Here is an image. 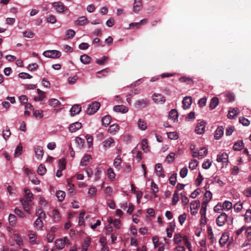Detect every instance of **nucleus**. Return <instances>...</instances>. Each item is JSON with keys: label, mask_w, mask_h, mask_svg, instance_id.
Returning <instances> with one entry per match:
<instances>
[{"label": "nucleus", "mask_w": 251, "mask_h": 251, "mask_svg": "<svg viewBox=\"0 0 251 251\" xmlns=\"http://www.w3.org/2000/svg\"><path fill=\"white\" fill-rule=\"evenodd\" d=\"M52 6L54 8L56 12L58 13H65L68 10V8L60 1L53 2Z\"/></svg>", "instance_id": "nucleus-1"}, {"label": "nucleus", "mask_w": 251, "mask_h": 251, "mask_svg": "<svg viewBox=\"0 0 251 251\" xmlns=\"http://www.w3.org/2000/svg\"><path fill=\"white\" fill-rule=\"evenodd\" d=\"M100 107V103L99 102L95 101L90 104L86 111L88 115H92L95 113Z\"/></svg>", "instance_id": "nucleus-2"}, {"label": "nucleus", "mask_w": 251, "mask_h": 251, "mask_svg": "<svg viewBox=\"0 0 251 251\" xmlns=\"http://www.w3.org/2000/svg\"><path fill=\"white\" fill-rule=\"evenodd\" d=\"M43 54L48 58H58L61 56V53L57 50H48L45 51Z\"/></svg>", "instance_id": "nucleus-3"}, {"label": "nucleus", "mask_w": 251, "mask_h": 251, "mask_svg": "<svg viewBox=\"0 0 251 251\" xmlns=\"http://www.w3.org/2000/svg\"><path fill=\"white\" fill-rule=\"evenodd\" d=\"M150 104V101L147 99L137 100L134 103V107L136 108L146 107Z\"/></svg>", "instance_id": "nucleus-4"}, {"label": "nucleus", "mask_w": 251, "mask_h": 251, "mask_svg": "<svg viewBox=\"0 0 251 251\" xmlns=\"http://www.w3.org/2000/svg\"><path fill=\"white\" fill-rule=\"evenodd\" d=\"M22 205L25 210L28 213H30V207L32 205V201L30 200L21 198L20 199Z\"/></svg>", "instance_id": "nucleus-5"}, {"label": "nucleus", "mask_w": 251, "mask_h": 251, "mask_svg": "<svg viewBox=\"0 0 251 251\" xmlns=\"http://www.w3.org/2000/svg\"><path fill=\"white\" fill-rule=\"evenodd\" d=\"M227 215L225 213H221L216 219V223L219 226H224L227 221Z\"/></svg>", "instance_id": "nucleus-6"}, {"label": "nucleus", "mask_w": 251, "mask_h": 251, "mask_svg": "<svg viewBox=\"0 0 251 251\" xmlns=\"http://www.w3.org/2000/svg\"><path fill=\"white\" fill-rule=\"evenodd\" d=\"M152 100L154 102L158 103H164L165 102V97L161 94H154L152 95Z\"/></svg>", "instance_id": "nucleus-7"}, {"label": "nucleus", "mask_w": 251, "mask_h": 251, "mask_svg": "<svg viewBox=\"0 0 251 251\" xmlns=\"http://www.w3.org/2000/svg\"><path fill=\"white\" fill-rule=\"evenodd\" d=\"M205 124V123L203 121L199 123L197 126L196 127L195 132L198 134H201L203 133L204 132Z\"/></svg>", "instance_id": "nucleus-8"}, {"label": "nucleus", "mask_w": 251, "mask_h": 251, "mask_svg": "<svg viewBox=\"0 0 251 251\" xmlns=\"http://www.w3.org/2000/svg\"><path fill=\"white\" fill-rule=\"evenodd\" d=\"M34 151L36 158L38 159H41L44 154V151L42 147L37 146L34 148Z\"/></svg>", "instance_id": "nucleus-9"}, {"label": "nucleus", "mask_w": 251, "mask_h": 251, "mask_svg": "<svg viewBox=\"0 0 251 251\" xmlns=\"http://www.w3.org/2000/svg\"><path fill=\"white\" fill-rule=\"evenodd\" d=\"M87 23H88V20L85 16H81L75 21V24L78 26H83Z\"/></svg>", "instance_id": "nucleus-10"}, {"label": "nucleus", "mask_w": 251, "mask_h": 251, "mask_svg": "<svg viewBox=\"0 0 251 251\" xmlns=\"http://www.w3.org/2000/svg\"><path fill=\"white\" fill-rule=\"evenodd\" d=\"M82 126V125L79 122H75L73 124L70 125L69 128V131L71 132H74L77 131V130L81 128Z\"/></svg>", "instance_id": "nucleus-11"}, {"label": "nucleus", "mask_w": 251, "mask_h": 251, "mask_svg": "<svg viewBox=\"0 0 251 251\" xmlns=\"http://www.w3.org/2000/svg\"><path fill=\"white\" fill-rule=\"evenodd\" d=\"M81 110V107L79 104H75L70 109V112L71 116H74L76 114H78L80 113Z\"/></svg>", "instance_id": "nucleus-12"}, {"label": "nucleus", "mask_w": 251, "mask_h": 251, "mask_svg": "<svg viewBox=\"0 0 251 251\" xmlns=\"http://www.w3.org/2000/svg\"><path fill=\"white\" fill-rule=\"evenodd\" d=\"M115 143L114 140L112 138H109L102 142L103 147L105 150L113 146Z\"/></svg>", "instance_id": "nucleus-13"}, {"label": "nucleus", "mask_w": 251, "mask_h": 251, "mask_svg": "<svg viewBox=\"0 0 251 251\" xmlns=\"http://www.w3.org/2000/svg\"><path fill=\"white\" fill-rule=\"evenodd\" d=\"M192 103V100L190 97H185L182 100L183 107L184 109L188 108Z\"/></svg>", "instance_id": "nucleus-14"}, {"label": "nucleus", "mask_w": 251, "mask_h": 251, "mask_svg": "<svg viewBox=\"0 0 251 251\" xmlns=\"http://www.w3.org/2000/svg\"><path fill=\"white\" fill-rule=\"evenodd\" d=\"M224 127L222 126H219L216 130L214 134V137L216 139L219 140L224 134Z\"/></svg>", "instance_id": "nucleus-15"}, {"label": "nucleus", "mask_w": 251, "mask_h": 251, "mask_svg": "<svg viewBox=\"0 0 251 251\" xmlns=\"http://www.w3.org/2000/svg\"><path fill=\"white\" fill-rule=\"evenodd\" d=\"M113 110L116 112L123 113H126L128 111V108L123 105L115 106L113 108Z\"/></svg>", "instance_id": "nucleus-16"}, {"label": "nucleus", "mask_w": 251, "mask_h": 251, "mask_svg": "<svg viewBox=\"0 0 251 251\" xmlns=\"http://www.w3.org/2000/svg\"><path fill=\"white\" fill-rule=\"evenodd\" d=\"M142 0H135L133 10L134 12H137L142 8Z\"/></svg>", "instance_id": "nucleus-17"}, {"label": "nucleus", "mask_w": 251, "mask_h": 251, "mask_svg": "<svg viewBox=\"0 0 251 251\" xmlns=\"http://www.w3.org/2000/svg\"><path fill=\"white\" fill-rule=\"evenodd\" d=\"M155 171L156 172L157 175L158 176H160L162 177H165V175L163 173L162 171V165L160 163H157L155 166Z\"/></svg>", "instance_id": "nucleus-18"}, {"label": "nucleus", "mask_w": 251, "mask_h": 251, "mask_svg": "<svg viewBox=\"0 0 251 251\" xmlns=\"http://www.w3.org/2000/svg\"><path fill=\"white\" fill-rule=\"evenodd\" d=\"M217 161L218 162H226L228 161V155L226 153H223L221 155H218Z\"/></svg>", "instance_id": "nucleus-19"}, {"label": "nucleus", "mask_w": 251, "mask_h": 251, "mask_svg": "<svg viewBox=\"0 0 251 251\" xmlns=\"http://www.w3.org/2000/svg\"><path fill=\"white\" fill-rule=\"evenodd\" d=\"M179 81L181 82H185L187 84L193 85L194 81L192 79L189 77L182 76L179 78Z\"/></svg>", "instance_id": "nucleus-20"}, {"label": "nucleus", "mask_w": 251, "mask_h": 251, "mask_svg": "<svg viewBox=\"0 0 251 251\" xmlns=\"http://www.w3.org/2000/svg\"><path fill=\"white\" fill-rule=\"evenodd\" d=\"M169 118L170 119H171L174 121L177 120L178 118V113L177 111L175 109H172L169 112Z\"/></svg>", "instance_id": "nucleus-21"}, {"label": "nucleus", "mask_w": 251, "mask_h": 251, "mask_svg": "<svg viewBox=\"0 0 251 251\" xmlns=\"http://www.w3.org/2000/svg\"><path fill=\"white\" fill-rule=\"evenodd\" d=\"M24 191L25 193L24 198L25 199L30 200V201H32V199H33V195L31 192L30 190L27 188H25L24 189Z\"/></svg>", "instance_id": "nucleus-22"}, {"label": "nucleus", "mask_w": 251, "mask_h": 251, "mask_svg": "<svg viewBox=\"0 0 251 251\" xmlns=\"http://www.w3.org/2000/svg\"><path fill=\"white\" fill-rule=\"evenodd\" d=\"M219 99L217 97H213L210 101L209 107L211 109L215 108L219 104Z\"/></svg>", "instance_id": "nucleus-23"}, {"label": "nucleus", "mask_w": 251, "mask_h": 251, "mask_svg": "<svg viewBox=\"0 0 251 251\" xmlns=\"http://www.w3.org/2000/svg\"><path fill=\"white\" fill-rule=\"evenodd\" d=\"M243 147V142L242 140H239L234 144L233 149L234 151H240Z\"/></svg>", "instance_id": "nucleus-24"}, {"label": "nucleus", "mask_w": 251, "mask_h": 251, "mask_svg": "<svg viewBox=\"0 0 251 251\" xmlns=\"http://www.w3.org/2000/svg\"><path fill=\"white\" fill-rule=\"evenodd\" d=\"M147 20L144 19L140 21V22L138 23H132L129 25V26L130 28H139L140 26L146 23Z\"/></svg>", "instance_id": "nucleus-25"}, {"label": "nucleus", "mask_w": 251, "mask_h": 251, "mask_svg": "<svg viewBox=\"0 0 251 251\" xmlns=\"http://www.w3.org/2000/svg\"><path fill=\"white\" fill-rule=\"evenodd\" d=\"M200 205V201H194L190 203V210H198Z\"/></svg>", "instance_id": "nucleus-26"}, {"label": "nucleus", "mask_w": 251, "mask_h": 251, "mask_svg": "<svg viewBox=\"0 0 251 251\" xmlns=\"http://www.w3.org/2000/svg\"><path fill=\"white\" fill-rule=\"evenodd\" d=\"M80 60L82 63L87 64L90 62L91 57L88 55L84 54L80 56Z\"/></svg>", "instance_id": "nucleus-27"}, {"label": "nucleus", "mask_w": 251, "mask_h": 251, "mask_svg": "<svg viewBox=\"0 0 251 251\" xmlns=\"http://www.w3.org/2000/svg\"><path fill=\"white\" fill-rule=\"evenodd\" d=\"M111 120V117L109 115L104 116L101 120L102 125L104 126H107L110 124Z\"/></svg>", "instance_id": "nucleus-28"}, {"label": "nucleus", "mask_w": 251, "mask_h": 251, "mask_svg": "<svg viewBox=\"0 0 251 251\" xmlns=\"http://www.w3.org/2000/svg\"><path fill=\"white\" fill-rule=\"evenodd\" d=\"M55 246L59 250H62L64 248L65 242L62 239H58L55 241Z\"/></svg>", "instance_id": "nucleus-29"}, {"label": "nucleus", "mask_w": 251, "mask_h": 251, "mask_svg": "<svg viewBox=\"0 0 251 251\" xmlns=\"http://www.w3.org/2000/svg\"><path fill=\"white\" fill-rule=\"evenodd\" d=\"M238 109L237 108H233L231 110L228 111L227 117L229 119H233L238 114Z\"/></svg>", "instance_id": "nucleus-30"}, {"label": "nucleus", "mask_w": 251, "mask_h": 251, "mask_svg": "<svg viewBox=\"0 0 251 251\" xmlns=\"http://www.w3.org/2000/svg\"><path fill=\"white\" fill-rule=\"evenodd\" d=\"M91 158V156L89 154H85L82 158L80 161V165L85 166L87 165V162Z\"/></svg>", "instance_id": "nucleus-31"}, {"label": "nucleus", "mask_w": 251, "mask_h": 251, "mask_svg": "<svg viewBox=\"0 0 251 251\" xmlns=\"http://www.w3.org/2000/svg\"><path fill=\"white\" fill-rule=\"evenodd\" d=\"M175 225H172L171 223L170 224L169 227L166 229L167 237L171 238L172 236L173 232L175 229Z\"/></svg>", "instance_id": "nucleus-32"}, {"label": "nucleus", "mask_w": 251, "mask_h": 251, "mask_svg": "<svg viewBox=\"0 0 251 251\" xmlns=\"http://www.w3.org/2000/svg\"><path fill=\"white\" fill-rule=\"evenodd\" d=\"M109 72V69L106 68L97 72V77L101 78L102 76H105L107 75Z\"/></svg>", "instance_id": "nucleus-33"}, {"label": "nucleus", "mask_w": 251, "mask_h": 251, "mask_svg": "<svg viewBox=\"0 0 251 251\" xmlns=\"http://www.w3.org/2000/svg\"><path fill=\"white\" fill-rule=\"evenodd\" d=\"M207 153V150L205 148L202 147L201 148L199 152H198V156L200 157V158H202L206 155Z\"/></svg>", "instance_id": "nucleus-34"}, {"label": "nucleus", "mask_w": 251, "mask_h": 251, "mask_svg": "<svg viewBox=\"0 0 251 251\" xmlns=\"http://www.w3.org/2000/svg\"><path fill=\"white\" fill-rule=\"evenodd\" d=\"M138 125L139 128L143 130H145L147 127L146 122L141 119L138 120Z\"/></svg>", "instance_id": "nucleus-35"}, {"label": "nucleus", "mask_w": 251, "mask_h": 251, "mask_svg": "<svg viewBox=\"0 0 251 251\" xmlns=\"http://www.w3.org/2000/svg\"><path fill=\"white\" fill-rule=\"evenodd\" d=\"M176 173H173L171 175V176L169 177V183L173 186H175L176 184Z\"/></svg>", "instance_id": "nucleus-36"}, {"label": "nucleus", "mask_w": 251, "mask_h": 251, "mask_svg": "<svg viewBox=\"0 0 251 251\" xmlns=\"http://www.w3.org/2000/svg\"><path fill=\"white\" fill-rule=\"evenodd\" d=\"M56 196L60 201L64 200L65 197V193L62 191H58L56 193Z\"/></svg>", "instance_id": "nucleus-37"}, {"label": "nucleus", "mask_w": 251, "mask_h": 251, "mask_svg": "<svg viewBox=\"0 0 251 251\" xmlns=\"http://www.w3.org/2000/svg\"><path fill=\"white\" fill-rule=\"evenodd\" d=\"M91 242V239L90 237H87L85 239L84 244L83 245L82 251H86L87 248L89 246Z\"/></svg>", "instance_id": "nucleus-38"}, {"label": "nucleus", "mask_w": 251, "mask_h": 251, "mask_svg": "<svg viewBox=\"0 0 251 251\" xmlns=\"http://www.w3.org/2000/svg\"><path fill=\"white\" fill-rule=\"evenodd\" d=\"M23 150V147L21 144H20L16 148L15 153H14V156L18 157L20 156L22 154Z\"/></svg>", "instance_id": "nucleus-39"}, {"label": "nucleus", "mask_w": 251, "mask_h": 251, "mask_svg": "<svg viewBox=\"0 0 251 251\" xmlns=\"http://www.w3.org/2000/svg\"><path fill=\"white\" fill-rule=\"evenodd\" d=\"M198 162L196 159H192L189 163V168L193 170L196 168L198 166Z\"/></svg>", "instance_id": "nucleus-40"}, {"label": "nucleus", "mask_w": 251, "mask_h": 251, "mask_svg": "<svg viewBox=\"0 0 251 251\" xmlns=\"http://www.w3.org/2000/svg\"><path fill=\"white\" fill-rule=\"evenodd\" d=\"M47 171L46 168L43 164H40L38 168V173L39 175L42 176L44 175Z\"/></svg>", "instance_id": "nucleus-41"}, {"label": "nucleus", "mask_w": 251, "mask_h": 251, "mask_svg": "<svg viewBox=\"0 0 251 251\" xmlns=\"http://www.w3.org/2000/svg\"><path fill=\"white\" fill-rule=\"evenodd\" d=\"M119 129V126L118 124H113L111 125L108 129L110 133H115L117 132Z\"/></svg>", "instance_id": "nucleus-42"}, {"label": "nucleus", "mask_w": 251, "mask_h": 251, "mask_svg": "<svg viewBox=\"0 0 251 251\" xmlns=\"http://www.w3.org/2000/svg\"><path fill=\"white\" fill-rule=\"evenodd\" d=\"M232 207V203L229 201H226L222 205L223 209H226L227 210L230 209Z\"/></svg>", "instance_id": "nucleus-43"}, {"label": "nucleus", "mask_w": 251, "mask_h": 251, "mask_svg": "<svg viewBox=\"0 0 251 251\" xmlns=\"http://www.w3.org/2000/svg\"><path fill=\"white\" fill-rule=\"evenodd\" d=\"M52 215L55 222H58L60 220V216L57 210L53 209L52 211Z\"/></svg>", "instance_id": "nucleus-44"}, {"label": "nucleus", "mask_w": 251, "mask_h": 251, "mask_svg": "<svg viewBox=\"0 0 251 251\" xmlns=\"http://www.w3.org/2000/svg\"><path fill=\"white\" fill-rule=\"evenodd\" d=\"M108 57L107 56H104L100 59H98L96 61V63L99 65H102L107 61Z\"/></svg>", "instance_id": "nucleus-45"}, {"label": "nucleus", "mask_w": 251, "mask_h": 251, "mask_svg": "<svg viewBox=\"0 0 251 251\" xmlns=\"http://www.w3.org/2000/svg\"><path fill=\"white\" fill-rule=\"evenodd\" d=\"M245 220L246 222H251V209H248L245 215Z\"/></svg>", "instance_id": "nucleus-46"}, {"label": "nucleus", "mask_w": 251, "mask_h": 251, "mask_svg": "<svg viewBox=\"0 0 251 251\" xmlns=\"http://www.w3.org/2000/svg\"><path fill=\"white\" fill-rule=\"evenodd\" d=\"M183 239V237L179 233L176 234L174 235V242L176 244H179L181 242V240Z\"/></svg>", "instance_id": "nucleus-47"}, {"label": "nucleus", "mask_w": 251, "mask_h": 251, "mask_svg": "<svg viewBox=\"0 0 251 251\" xmlns=\"http://www.w3.org/2000/svg\"><path fill=\"white\" fill-rule=\"evenodd\" d=\"M75 142L79 146V148H82L84 146L85 141L80 137H77L75 139Z\"/></svg>", "instance_id": "nucleus-48"}, {"label": "nucleus", "mask_w": 251, "mask_h": 251, "mask_svg": "<svg viewBox=\"0 0 251 251\" xmlns=\"http://www.w3.org/2000/svg\"><path fill=\"white\" fill-rule=\"evenodd\" d=\"M168 137L171 140L177 139L178 136L176 132H170L167 133Z\"/></svg>", "instance_id": "nucleus-49"}, {"label": "nucleus", "mask_w": 251, "mask_h": 251, "mask_svg": "<svg viewBox=\"0 0 251 251\" xmlns=\"http://www.w3.org/2000/svg\"><path fill=\"white\" fill-rule=\"evenodd\" d=\"M59 170L63 171L66 168V161L65 159H60L59 160Z\"/></svg>", "instance_id": "nucleus-50"}, {"label": "nucleus", "mask_w": 251, "mask_h": 251, "mask_svg": "<svg viewBox=\"0 0 251 251\" xmlns=\"http://www.w3.org/2000/svg\"><path fill=\"white\" fill-rule=\"evenodd\" d=\"M47 22L50 24H54L56 22V18L53 15H50L47 18Z\"/></svg>", "instance_id": "nucleus-51"}, {"label": "nucleus", "mask_w": 251, "mask_h": 251, "mask_svg": "<svg viewBox=\"0 0 251 251\" xmlns=\"http://www.w3.org/2000/svg\"><path fill=\"white\" fill-rule=\"evenodd\" d=\"M178 201H179L178 194L177 191H175V192L173 194V199H172V204L176 205Z\"/></svg>", "instance_id": "nucleus-52"}, {"label": "nucleus", "mask_w": 251, "mask_h": 251, "mask_svg": "<svg viewBox=\"0 0 251 251\" xmlns=\"http://www.w3.org/2000/svg\"><path fill=\"white\" fill-rule=\"evenodd\" d=\"M34 225L37 228H39L40 229H41L43 226V222L42 220L37 218L34 223Z\"/></svg>", "instance_id": "nucleus-53"}, {"label": "nucleus", "mask_w": 251, "mask_h": 251, "mask_svg": "<svg viewBox=\"0 0 251 251\" xmlns=\"http://www.w3.org/2000/svg\"><path fill=\"white\" fill-rule=\"evenodd\" d=\"M49 104L51 106L53 107H56L60 104V102L59 100L55 99H52L50 100Z\"/></svg>", "instance_id": "nucleus-54"}, {"label": "nucleus", "mask_w": 251, "mask_h": 251, "mask_svg": "<svg viewBox=\"0 0 251 251\" xmlns=\"http://www.w3.org/2000/svg\"><path fill=\"white\" fill-rule=\"evenodd\" d=\"M8 220L9 223L11 225H14L15 224L16 222V217L15 215L10 214L9 216Z\"/></svg>", "instance_id": "nucleus-55"}, {"label": "nucleus", "mask_w": 251, "mask_h": 251, "mask_svg": "<svg viewBox=\"0 0 251 251\" xmlns=\"http://www.w3.org/2000/svg\"><path fill=\"white\" fill-rule=\"evenodd\" d=\"M142 149L143 150L145 151V152H147L148 151V140L147 139H143L142 141Z\"/></svg>", "instance_id": "nucleus-56"}, {"label": "nucleus", "mask_w": 251, "mask_h": 251, "mask_svg": "<svg viewBox=\"0 0 251 251\" xmlns=\"http://www.w3.org/2000/svg\"><path fill=\"white\" fill-rule=\"evenodd\" d=\"M239 122L244 126H247L250 124V121L247 119L243 117L239 118Z\"/></svg>", "instance_id": "nucleus-57"}, {"label": "nucleus", "mask_w": 251, "mask_h": 251, "mask_svg": "<svg viewBox=\"0 0 251 251\" xmlns=\"http://www.w3.org/2000/svg\"><path fill=\"white\" fill-rule=\"evenodd\" d=\"M28 236H29L30 242L32 244H34L35 243V240L36 239L35 233L33 232V231H29Z\"/></svg>", "instance_id": "nucleus-58"}, {"label": "nucleus", "mask_w": 251, "mask_h": 251, "mask_svg": "<svg viewBox=\"0 0 251 251\" xmlns=\"http://www.w3.org/2000/svg\"><path fill=\"white\" fill-rule=\"evenodd\" d=\"M211 164L212 162L210 161L209 159H207L206 161L203 163L202 167L204 169H208L211 167Z\"/></svg>", "instance_id": "nucleus-59"}, {"label": "nucleus", "mask_w": 251, "mask_h": 251, "mask_svg": "<svg viewBox=\"0 0 251 251\" xmlns=\"http://www.w3.org/2000/svg\"><path fill=\"white\" fill-rule=\"evenodd\" d=\"M186 219V214L184 213L183 214L180 215L178 217V220L180 224L182 225L185 222Z\"/></svg>", "instance_id": "nucleus-60"}, {"label": "nucleus", "mask_w": 251, "mask_h": 251, "mask_svg": "<svg viewBox=\"0 0 251 251\" xmlns=\"http://www.w3.org/2000/svg\"><path fill=\"white\" fill-rule=\"evenodd\" d=\"M24 37L32 38L34 36V33L31 31H25L23 32Z\"/></svg>", "instance_id": "nucleus-61"}, {"label": "nucleus", "mask_w": 251, "mask_h": 251, "mask_svg": "<svg viewBox=\"0 0 251 251\" xmlns=\"http://www.w3.org/2000/svg\"><path fill=\"white\" fill-rule=\"evenodd\" d=\"M19 77L21 78H23V79H25V78L30 79L32 77V76L31 75H30L29 74H28L27 73H20L19 74Z\"/></svg>", "instance_id": "nucleus-62"}, {"label": "nucleus", "mask_w": 251, "mask_h": 251, "mask_svg": "<svg viewBox=\"0 0 251 251\" xmlns=\"http://www.w3.org/2000/svg\"><path fill=\"white\" fill-rule=\"evenodd\" d=\"M188 169L186 167H183L180 171V176L182 178H184L187 175Z\"/></svg>", "instance_id": "nucleus-63"}, {"label": "nucleus", "mask_w": 251, "mask_h": 251, "mask_svg": "<svg viewBox=\"0 0 251 251\" xmlns=\"http://www.w3.org/2000/svg\"><path fill=\"white\" fill-rule=\"evenodd\" d=\"M246 234L247 239H248L249 241H251V227H249L246 229Z\"/></svg>", "instance_id": "nucleus-64"}]
</instances>
